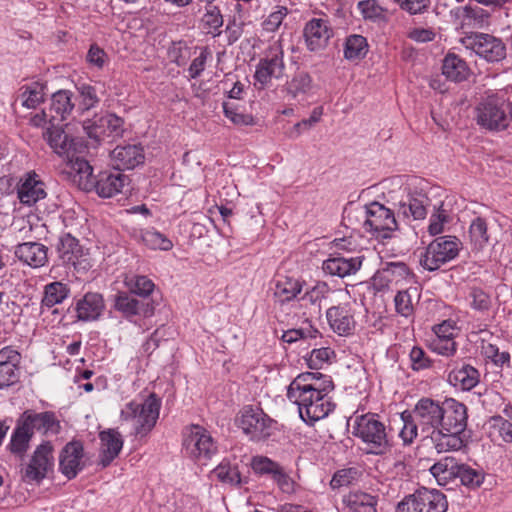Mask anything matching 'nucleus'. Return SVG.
<instances>
[{"label":"nucleus","mask_w":512,"mask_h":512,"mask_svg":"<svg viewBox=\"0 0 512 512\" xmlns=\"http://www.w3.org/2000/svg\"><path fill=\"white\" fill-rule=\"evenodd\" d=\"M78 91L81 97V106L84 110H89L95 107V105L99 102L94 87L83 84L78 87Z\"/></svg>","instance_id":"nucleus-60"},{"label":"nucleus","mask_w":512,"mask_h":512,"mask_svg":"<svg viewBox=\"0 0 512 512\" xmlns=\"http://www.w3.org/2000/svg\"><path fill=\"white\" fill-rule=\"evenodd\" d=\"M304 36L308 48L316 51L327 45L333 36V30L327 20L314 18L306 24Z\"/></svg>","instance_id":"nucleus-22"},{"label":"nucleus","mask_w":512,"mask_h":512,"mask_svg":"<svg viewBox=\"0 0 512 512\" xmlns=\"http://www.w3.org/2000/svg\"><path fill=\"white\" fill-rule=\"evenodd\" d=\"M33 435L34 431L44 436L57 435L61 430V424L53 411L36 412L35 410H25L19 417Z\"/></svg>","instance_id":"nucleus-15"},{"label":"nucleus","mask_w":512,"mask_h":512,"mask_svg":"<svg viewBox=\"0 0 512 512\" xmlns=\"http://www.w3.org/2000/svg\"><path fill=\"white\" fill-rule=\"evenodd\" d=\"M123 119L115 114H106L104 116L88 120L83 123V129L88 137L100 142L107 138L120 137L123 134Z\"/></svg>","instance_id":"nucleus-14"},{"label":"nucleus","mask_w":512,"mask_h":512,"mask_svg":"<svg viewBox=\"0 0 512 512\" xmlns=\"http://www.w3.org/2000/svg\"><path fill=\"white\" fill-rule=\"evenodd\" d=\"M470 68L466 61L455 53H448L442 64V73L450 81L462 82L470 75Z\"/></svg>","instance_id":"nucleus-32"},{"label":"nucleus","mask_w":512,"mask_h":512,"mask_svg":"<svg viewBox=\"0 0 512 512\" xmlns=\"http://www.w3.org/2000/svg\"><path fill=\"white\" fill-rule=\"evenodd\" d=\"M47 128L44 138L53 151L63 158H70L73 152H78V147L82 146L78 138L70 137L62 127L54 125Z\"/></svg>","instance_id":"nucleus-18"},{"label":"nucleus","mask_w":512,"mask_h":512,"mask_svg":"<svg viewBox=\"0 0 512 512\" xmlns=\"http://www.w3.org/2000/svg\"><path fill=\"white\" fill-rule=\"evenodd\" d=\"M353 434L362 441L366 454L384 455L391 449L386 426L375 414L357 416Z\"/></svg>","instance_id":"nucleus-2"},{"label":"nucleus","mask_w":512,"mask_h":512,"mask_svg":"<svg viewBox=\"0 0 512 512\" xmlns=\"http://www.w3.org/2000/svg\"><path fill=\"white\" fill-rule=\"evenodd\" d=\"M442 411L438 429L427 434L439 454L458 451L464 446L462 434L467 427L468 417L466 406L455 399L444 401Z\"/></svg>","instance_id":"nucleus-1"},{"label":"nucleus","mask_w":512,"mask_h":512,"mask_svg":"<svg viewBox=\"0 0 512 512\" xmlns=\"http://www.w3.org/2000/svg\"><path fill=\"white\" fill-rule=\"evenodd\" d=\"M129 182L128 177L116 170L114 172L104 171L98 175L94 181L93 188L96 189L97 194L103 198H110L122 192V189Z\"/></svg>","instance_id":"nucleus-23"},{"label":"nucleus","mask_w":512,"mask_h":512,"mask_svg":"<svg viewBox=\"0 0 512 512\" xmlns=\"http://www.w3.org/2000/svg\"><path fill=\"white\" fill-rule=\"evenodd\" d=\"M301 291L302 284L299 280L282 277L276 281L274 296L283 304L295 299Z\"/></svg>","instance_id":"nucleus-37"},{"label":"nucleus","mask_w":512,"mask_h":512,"mask_svg":"<svg viewBox=\"0 0 512 512\" xmlns=\"http://www.w3.org/2000/svg\"><path fill=\"white\" fill-rule=\"evenodd\" d=\"M293 397L289 393V388L287 389V398L298 405L299 414H302L305 410H307L308 405L313 404L315 400L322 401V396L317 394L312 390H308L307 388L299 389L293 391Z\"/></svg>","instance_id":"nucleus-47"},{"label":"nucleus","mask_w":512,"mask_h":512,"mask_svg":"<svg viewBox=\"0 0 512 512\" xmlns=\"http://www.w3.org/2000/svg\"><path fill=\"white\" fill-rule=\"evenodd\" d=\"M54 464L53 446L45 441L34 451L29 463L21 470L22 479L27 483H39Z\"/></svg>","instance_id":"nucleus-10"},{"label":"nucleus","mask_w":512,"mask_h":512,"mask_svg":"<svg viewBox=\"0 0 512 512\" xmlns=\"http://www.w3.org/2000/svg\"><path fill=\"white\" fill-rule=\"evenodd\" d=\"M331 355H334V351L330 348L313 349L306 359L307 365L310 369H321L329 361Z\"/></svg>","instance_id":"nucleus-56"},{"label":"nucleus","mask_w":512,"mask_h":512,"mask_svg":"<svg viewBox=\"0 0 512 512\" xmlns=\"http://www.w3.org/2000/svg\"><path fill=\"white\" fill-rule=\"evenodd\" d=\"M141 240L147 247L153 250L160 249L168 251L173 246L172 242L166 238L165 235L154 229L142 231Z\"/></svg>","instance_id":"nucleus-46"},{"label":"nucleus","mask_w":512,"mask_h":512,"mask_svg":"<svg viewBox=\"0 0 512 512\" xmlns=\"http://www.w3.org/2000/svg\"><path fill=\"white\" fill-rule=\"evenodd\" d=\"M284 71L283 50L280 45H275L270 47L266 56L259 61L254 77L256 81L264 87L267 86L273 78H282Z\"/></svg>","instance_id":"nucleus-13"},{"label":"nucleus","mask_w":512,"mask_h":512,"mask_svg":"<svg viewBox=\"0 0 512 512\" xmlns=\"http://www.w3.org/2000/svg\"><path fill=\"white\" fill-rule=\"evenodd\" d=\"M462 27L482 28L488 23L490 14L478 6H465L458 9Z\"/></svg>","instance_id":"nucleus-36"},{"label":"nucleus","mask_w":512,"mask_h":512,"mask_svg":"<svg viewBox=\"0 0 512 512\" xmlns=\"http://www.w3.org/2000/svg\"><path fill=\"white\" fill-rule=\"evenodd\" d=\"M32 438L30 430L23 425L21 420L18 418L16 428L14 429L11 441L9 443V450L11 453L23 457L29 447V442Z\"/></svg>","instance_id":"nucleus-38"},{"label":"nucleus","mask_w":512,"mask_h":512,"mask_svg":"<svg viewBox=\"0 0 512 512\" xmlns=\"http://www.w3.org/2000/svg\"><path fill=\"white\" fill-rule=\"evenodd\" d=\"M56 249L63 263H74V260L81 255L78 240L69 233L59 238Z\"/></svg>","instance_id":"nucleus-39"},{"label":"nucleus","mask_w":512,"mask_h":512,"mask_svg":"<svg viewBox=\"0 0 512 512\" xmlns=\"http://www.w3.org/2000/svg\"><path fill=\"white\" fill-rule=\"evenodd\" d=\"M401 418L403 420V427L399 436L403 440L404 444H411L417 436V423L413 416L411 414H406V412L402 413Z\"/></svg>","instance_id":"nucleus-57"},{"label":"nucleus","mask_w":512,"mask_h":512,"mask_svg":"<svg viewBox=\"0 0 512 512\" xmlns=\"http://www.w3.org/2000/svg\"><path fill=\"white\" fill-rule=\"evenodd\" d=\"M44 183L37 179V175H28L18 188V198L25 205H33L46 197Z\"/></svg>","instance_id":"nucleus-31"},{"label":"nucleus","mask_w":512,"mask_h":512,"mask_svg":"<svg viewBox=\"0 0 512 512\" xmlns=\"http://www.w3.org/2000/svg\"><path fill=\"white\" fill-rule=\"evenodd\" d=\"M161 400L151 393L143 402L131 401L121 411V419L130 422L135 436L145 437L159 418Z\"/></svg>","instance_id":"nucleus-3"},{"label":"nucleus","mask_w":512,"mask_h":512,"mask_svg":"<svg viewBox=\"0 0 512 512\" xmlns=\"http://www.w3.org/2000/svg\"><path fill=\"white\" fill-rule=\"evenodd\" d=\"M492 427L504 442H512V423L501 416L492 418Z\"/></svg>","instance_id":"nucleus-61"},{"label":"nucleus","mask_w":512,"mask_h":512,"mask_svg":"<svg viewBox=\"0 0 512 512\" xmlns=\"http://www.w3.org/2000/svg\"><path fill=\"white\" fill-rule=\"evenodd\" d=\"M184 446L190 456L203 464L217 452L211 435L201 426L193 425L184 439Z\"/></svg>","instance_id":"nucleus-11"},{"label":"nucleus","mask_w":512,"mask_h":512,"mask_svg":"<svg viewBox=\"0 0 512 512\" xmlns=\"http://www.w3.org/2000/svg\"><path fill=\"white\" fill-rule=\"evenodd\" d=\"M330 288L326 282H317L310 290H308L303 296L302 300H307L311 304H315L322 298L326 297Z\"/></svg>","instance_id":"nucleus-62"},{"label":"nucleus","mask_w":512,"mask_h":512,"mask_svg":"<svg viewBox=\"0 0 512 512\" xmlns=\"http://www.w3.org/2000/svg\"><path fill=\"white\" fill-rule=\"evenodd\" d=\"M111 159L116 170L133 169L144 163V149L138 144L117 146L111 152Z\"/></svg>","instance_id":"nucleus-20"},{"label":"nucleus","mask_w":512,"mask_h":512,"mask_svg":"<svg viewBox=\"0 0 512 512\" xmlns=\"http://www.w3.org/2000/svg\"><path fill=\"white\" fill-rule=\"evenodd\" d=\"M400 8L409 14H421L427 10L430 0H395Z\"/></svg>","instance_id":"nucleus-63"},{"label":"nucleus","mask_w":512,"mask_h":512,"mask_svg":"<svg viewBox=\"0 0 512 512\" xmlns=\"http://www.w3.org/2000/svg\"><path fill=\"white\" fill-rule=\"evenodd\" d=\"M429 198L420 192L408 194L405 200L399 201L398 214L406 218L412 217L414 220L424 219L427 215V206Z\"/></svg>","instance_id":"nucleus-28"},{"label":"nucleus","mask_w":512,"mask_h":512,"mask_svg":"<svg viewBox=\"0 0 512 512\" xmlns=\"http://www.w3.org/2000/svg\"><path fill=\"white\" fill-rule=\"evenodd\" d=\"M272 420L261 410L245 408L239 419V426L252 440H260L270 435Z\"/></svg>","instance_id":"nucleus-17"},{"label":"nucleus","mask_w":512,"mask_h":512,"mask_svg":"<svg viewBox=\"0 0 512 512\" xmlns=\"http://www.w3.org/2000/svg\"><path fill=\"white\" fill-rule=\"evenodd\" d=\"M331 329L338 335H348L354 327V318L346 306H332L326 312Z\"/></svg>","instance_id":"nucleus-29"},{"label":"nucleus","mask_w":512,"mask_h":512,"mask_svg":"<svg viewBox=\"0 0 512 512\" xmlns=\"http://www.w3.org/2000/svg\"><path fill=\"white\" fill-rule=\"evenodd\" d=\"M202 21L204 26L209 29L208 33L212 34L214 37L220 35L219 28L223 25V17L217 6L210 4L206 9Z\"/></svg>","instance_id":"nucleus-50"},{"label":"nucleus","mask_w":512,"mask_h":512,"mask_svg":"<svg viewBox=\"0 0 512 512\" xmlns=\"http://www.w3.org/2000/svg\"><path fill=\"white\" fill-rule=\"evenodd\" d=\"M20 98L22 105L28 109H35L44 101V86L37 82L22 87Z\"/></svg>","instance_id":"nucleus-41"},{"label":"nucleus","mask_w":512,"mask_h":512,"mask_svg":"<svg viewBox=\"0 0 512 512\" xmlns=\"http://www.w3.org/2000/svg\"><path fill=\"white\" fill-rule=\"evenodd\" d=\"M478 125L490 131H503L509 128L506 104L497 98L489 97L477 108Z\"/></svg>","instance_id":"nucleus-8"},{"label":"nucleus","mask_w":512,"mask_h":512,"mask_svg":"<svg viewBox=\"0 0 512 512\" xmlns=\"http://www.w3.org/2000/svg\"><path fill=\"white\" fill-rule=\"evenodd\" d=\"M69 288L61 282H53L45 287L44 297L42 299L43 305L53 307L56 304L62 303L67 298Z\"/></svg>","instance_id":"nucleus-44"},{"label":"nucleus","mask_w":512,"mask_h":512,"mask_svg":"<svg viewBox=\"0 0 512 512\" xmlns=\"http://www.w3.org/2000/svg\"><path fill=\"white\" fill-rule=\"evenodd\" d=\"M461 245L455 236L438 237L427 246L420 257V264L426 270L435 271L453 260L459 254Z\"/></svg>","instance_id":"nucleus-6"},{"label":"nucleus","mask_w":512,"mask_h":512,"mask_svg":"<svg viewBox=\"0 0 512 512\" xmlns=\"http://www.w3.org/2000/svg\"><path fill=\"white\" fill-rule=\"evenodd\" d=\"M442 409L443 403L440 404L431 398H422L417 402L413 413L418 423L422 426V432H426L425 426H427L428 430L431 429V431L438 429L440 417L443 416Z\"/></svg>","instance_id":"nucleus-19"},{"label":"nucleus","mask_w":512,"mask_h":512,"mask_svg":"<svg viewBox=\"0 0 512 512\" xmlns=\"http://www.w3.org/2000/svg\"><path fill=\"white\" fill-rule=\"evenodd\" d=\"M72 93L68 90H59L52 95L49 108L50 120L63 121L72 112L74 104L71 101Z\"/></svg>","instance_id":"nucleus-35"},{"label":"nucleus","mask_w":512,"mask_h":512,"mask_svg":"<svg viewBox=\"0 0 512 512\" xmlns=\"http://www.w3.org/2000/svg\"><path fill=\"white\" fill-rule=\"evenodd\" d=\"M396 311L402 316H409L413 311L411 297L407 291H400L395 296Z\"/></svg>","instance_id":"nucleus-64"},{"label":"nucleus","mask_w":512,"mask_h":512,"mask_svg":"<svg viewBox=\"0 0 512 512\" xmlns=\"http://www.w3.org/2000/svg\"><path fill=\"white\" fill-rule=\"evenodd\" d=\"M104 300L100 293L88 292L76 304L77 318L81 321H93L104 310Z\"/></svg>","instance_id":"nucleus-27"},{"label":"nucleus","mask_w":512,"mask_h":512,"mask_svg":"<svg viewBox=\"0 0 512 512\" xmlns=\"http://www.w3.org/2000/svg\"><path fill=\"white\" fill-rule=\"evenodd\" d=\"M483 353L486 358L490 359L496 366H503L510 363V354L507 351H500L494 344L483 346Z\"/></svg>","instance_id":"nucleus-58"},{"label":"nucleus","mask_w":512,"mask_h":512,"mask_svg":"<svg viewBox=\"0 0 512 512\" xmlns=\"http://www.w3.org/2000/svg\"><path fill=\"white\" fill-rule=\"evenodd\" d=\"M363 17L365 19L377 21L384 20L386 10L382 8L376 0H363L358 3Z\"/></svg>","instance_id":"nucleus-51"},{"label":"nucleus","mask_w":512,"mask_h":512,"mask_svg":"<svg viewBox=\"0 0 512 512\" xmlns=\"http://www.w3.org/2000/svg\"><path fill=\"white\" fill-rule=\"evenodd\" d=\"M323 378V374L320 372H305L299 374L288 386L289 393L293 396V391L307 388L308 390L312 387L313 382Z\"/></svg>","instance_id":"nucleus-53"},{"label":"nucleus","mask_w":512,"mask_h":512,"mask_svg":"<svg viewBox=\"0 0 512 512\" xmlns=\"http://www.w3.org/2000/svg\"><path fill=\"white\" fill-rule=\"evenodd\" d=\"M442 207L443 203L441 202L437 207L436 213L431 216L430 224L428 226V231L431 235H438L442 233L444 223L448 222L449 216Z\"/></svg>","instance_id":"nucleus-59"},{"label":"nucleus","mask_w":512,"mask_h":512,"mask_svg":"<svg viewBox=\"0 0 512 512\" xmlns=\"http://www.w3.org/2000/svg\"><path fill=\"white\" fill-rule=\"evenodd\" d=\"M251 467L256 474L270 476L283 493L295 492V481L279 463L266 456H254L251 460Z\"/></svg>","instance_id":"nucleus-12"},{"label":"nucleus","mask_w":512,"mask_h":512,"mask_svg":"<svg viewBox=\"0 0 512 512\" xmlns=\"http://www.w3.org/2000/svg\"><path fill=\"white\" fill-rule=\"evenodd\" d=\"M83 457L84 446L82 441L73 439L68 442L59 455L60 472L69 480L74 479L85 467Z\"/></svg>","instance_id":"nucleus-16"},{"label":"nucleus","mask_w":512,"mask_h":512,"mask_svg":"<svg viewBox=\"0 0 512 512\" xmlns=\"http://www.w3.org/2000/svg\"><path fill=\"white\" fill-rule=\"evenodd\" d=\"M364 229L381 238L390 237V232L397 229L394 213L383 204L372 202L366 206Z\"/></svg>","instance_id":"nucleus-9"},{"label":"nucleus","mask_w":512,"mask_h":512,"mask_svg":"<svg viewBox=\"0 0 512 512\" xmlns=\"http://www.w3.org/2000/svg\"><path fill=\"white\" fill-rule=\"evenodd\" d=\"M214 475L223 483L231 485L241 484V476L237 466H232L229 462L220 463L214 470Z\"/></svg>","instance_id":"nucleus-48"},{"label":"nucleus","mask_w":512,"mask_h":512,"mask_svg":"<svg viewBox=\"0 0 512 512\" xmlns=\"http://www.w3.org/2000/svg\"><path fill=\"white\" fill-rule=\"evenodd\" d=\"M448 381L462 390H471L479 382V372L473 366L466 364L460 368H454L448 375Z\"/></svg>","instance_id":"nucleus-34"},{"label":"nucleus","mask_w":512,"mask_h":512,"mask_svg":"<svg viewBox=\"0 0 512 512\" xmlns=\"http://www.w3.org/2000/svg\"><path fill=\"white\" fill-rule=\"evenodd\" d=\"M368 52L366 38L361 35H351L345 43L344 55L346 59L354 60L365 57Z\"/></svg>","instance_id":"nucleus-43"},{"label":"nucleus","mask_w":512,"mask_h":512,"mask_svg":"<svg viewBox=\"0 0 512 512\" xmlns=\"http://www.w3.org/2000/svg\"><path fill=\"white\" fill-rule=\"evenodd\" d=\"M469 236L476 250H481L489 241L486 220L476 217L470 224Z\"/></svg>","instance_id":"nucleus-42"},{"label":"nucleus","mask_w":512,"mask_h":512,"mask_svg":"<svg viewBox=\"0 0 512 512\" xmlns=\"http://www.w3.org/2000/svg\"><path fill=\"white\" fill-rule=\"evenodd\" d=\"M334 408L335 404L322 396V401L315 400L313 404L310 403L307 410L300 414V417L303 421L312 425L316 421L325 418Z\"/></svg>","instance_id":"nucleus-40"},{"label":"nucleus","mask_w":512,"mask_h":512,"mask_svg":"<svg viewBox=\"0 0 512 512\" xmlns=\"http://www.w3.org/2000/svg\"><path fill=\"white\" fill-rule=\"evenodd\" d=\"M101 452L99 464L105 468L119 455L123 447V439L115 429H107L99 433Z\"/></svg>","instance_id":"nucleus-24"},{"label":"nucleus","mask_w":512,"mask_h":512,"mask_svg":"<svg viewBox=\"0 0 512 512\" xmlns=\"http://www.w3.org/2000/svg\"><path fill=\"white\" fill-rule=\"evenodd\" d=\"M388 281H399L405 279L410 270L404 262H388L385 263L382 270L379 272Z\"/></svg>","instance_id":"nucleus-49"},{"label":"nucleus","mask_w":512,"mask_h":512,"mask_svg":"<svg viewBox=\"0 0 512 512\" xmlns=\"http://www.w3.org/2000/svg\"><path fill=\"white\" fill-rule=\"evenodd\" d=\"M430 472L440 485H446L449 481L459 478L462 485L476 489L484 481V472L481 469L459 464L452 457H446L435 463L430 468Z\"/></svg>","instance_id":"nucleus-4"},{"label":"nucleus","mask_w":512,"mask_h":512,"mask_svg":"<svg viewBox=\"0 0 512 512\" xmlns=\"http://www.w3.org/2000/svg\"><path fill=\"white\" fill-rule=\"evenodd\" d=\"M114 307L126 317L135 315L151 316L154 307L148 299L138 300L134 295L127 292H119L115 297Z\"/></svg>","instance_id":"nucleus-21"},{"label":"nucleus","mask_w":512,"mask_h":512,"mask_svg":"<svg viewBox=\"0 0 512 512\" xmlns=\"http://www.w3.org/2000/svg\"><path fill=\"white\" fill-rule=\"evenodd\" d=\"M323 110L321 107H316L313 109L310 117L308 119H304L298 123H296L290 130L287 132L289 138H297L301 134V129L308 130L314 124L320 121Z\"/></svg>","instance_id":"nucleus-55"},{"label":"nucleus","mask_w":512,"mask_h":512,"mask_svg":"<svg viewBox=\"0 0 512 512\" xmlns=\"http://www.w3.org/2000/svg\"><path fill=\"white\" fill-rule=\"evenodd\" d=\"M344 512H376L378 499L371 494L356 491L343 497Z\"/></svg>","instance_id":"nucleus-30"},{"label":"nucleus","mask_w":512,"mask_h":512,"mask_svg":"<svg viewBox=\"0 0 512 512\" xmlns=\"http://www.w3.org/2000/svg\"><path fill=\"white\" fill-rule=\"evenodd\" d=\"M363 257H330L323 262L322 269L331 276L344 278L355 274L362 265Z\"/></svg>","instance_id":"nucleus-26"},{"label":"nucleus","mask_w":512,"mask_h":512,"mask_svg":"<svg viewBox=\"0 0 512 512\" xmlns=\"http://www.w3.org/2000/svg\"><path fill=\"white\" fill-rule=\"evenodd\" d=\"M461 43L487 62H499L506 57L504 42L491 34L471 33L461 38Z\"/></svg>","instance_id":"nucleus-7"},{"label":"nucleus","mask_w":512,"mask_h":512,"mask_svg":"<svg viewBox=\"0 0 512 512\" xmlns=\"http://www.w3.org/2000/svg\"><path fill=\"white\" fill-rule=\"evenodd\" d=\"M312 88V78L304 71L296 73L293 78L287 83V92L292 97H297L300 94L308 93Z\"/></svg>","instance_id":"nucleus-45"},{"label":"nucleus","mask_w":512,"mask_h":512,"mask_svg":"<svg viewBox=\"0 0 512 512\" xmlns=\"http://www.w3.org/2000/svg\"><path fill=\"white\" fill-rule=\"evenodd\" d=\"M20 379V368L9 363H0V389L17 383Z\"/></svg>","instance_id":"nucleus-52"},{"label":"nucleus","mask_w":512,"mask_h":512,"mask_svg":"<svg viewBox=\"0 0 512 512\" xmlns=\"http://www.w3.org/2000/svg\"><path fill=\"white\" fill-rule=\"evenodd\" d=\"M47 247L38 242H24L16 246V257L31 267L38 268L48 260Z\"/></svg>","instance_id":"nucleus-25"},{"label":"nucleus","mask_w":512,"mask_h":512,"mask_svg":"<svg viewBox=\"0 0 512 512\" xmlns=\"http://www.w3.org/2000/svg\"><path fill=\"white\" fill-rule=\"evenodd\" d=\"M446 495L436 489L422 488L405 496L396 506V512H447Z\"/></svg>","instance_id":"nucleus-5"},{"label":"nucleus","mask_w":512,"mask_h":512,"mask_svg":"<svg viewBox=\"0 0 512 512\" xmlns=\"http://www.w3.org/2000/svg\"><path fill=\"white\" fill-rule=\"evenodd\" d=\"M359 476V471L357 468H346L341 469L335 472L333 475L330 485L333 489L340 488L342 486H348L354 480H356Z\"/></svg>","instance_id":"nucleus-54"},{"label":"nucleus","mask_w":512,"mask_h":512,"mask_svg":"<svg viewBox=\"0 0 512 512\" xmlns=\"http://www.w3.org/2000/svg\"><path fill=\"white\" fill-rule=\"evenodd\" d=\"M77 152H73L70 158H66L70 163L72 172L78 177V185L82 190L89 191L94 186L96 180L93 175V167L84 158L76 156Z\"/></svg>","instance_id":"nucleus-33"}]
</instances>
